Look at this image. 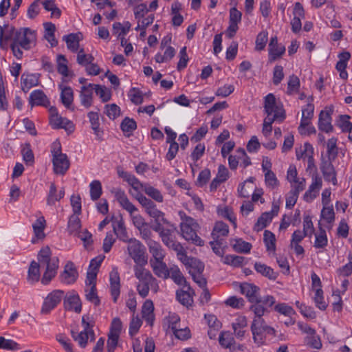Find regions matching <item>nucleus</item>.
<instances>
[{
	"instance_id": "3c124183",
	"label": "nucleus",
	"mask_w": 352,
	"mask_h": 352,
	"mask_svg": "<svg viewBox=\"0 0 352 352\" xmlns=\"http://www.w3.org/2000/svg\"><path fill=\"white\" fill-rule=\"evenodd\" d=\"M219 342L223 348L230 349L234 344V339L231 333L229 331H223L221 332L219 336Z\"/></svg>"
},
{
	"instance_id": "de8ad7c7",
	"label": "nucleus",
	"mask_w": 352,
	"mask_h": 352,
	"mask_svg": "<svg viewBox=\"0 0 352 352\" xmlns=\"http://www.w3.org/2000/svg\"><path fill=\"white\" fill-rule=\"evenodd\" d=\"M179 289L176 292L177 300L183 305H190L192 302V298L190 293V289Z\"/></svg>"
},
{
	"instance_id": "ea45409f",
	"label": "nucleus",
	"mask_w": 352,
	"mask_h": 352,
	"mask_svg": "<svg viewBox=\"0 0 352 352\" xmlns=\"http://www.w3.org/2000/svg\"><path fill=\"white\" fill-rule=\"evenodd\" d=\"M305 150L303 153L300 156L298 153L296 155L297 158H307V170H312L316 168L314 159L313 157V148L312 146L309 143H305L304 145Z\"/></svg>"
},
{
	"instance_id": "864d4df0",
	"label": "nucleus",
	"mask_w": 352,
	"mask_h": 352,
	"mask_svg": "<svg viewBox=\"0 0 352 352\" xmlns=\"http://www.w3.org/2000/svg\"><path fill=\"white\" fill-rule=\"evenodd\" d=\"M337 141L338 140L336 138H331L327 141V156L330 157L331 159H336L338 154Z\"/></svg>"
},
{
	"instance_id": "6ab92c4d",
	"label": "nucleus",
	"mask_w": 352,
	"mask_h": 352,
	"mask_svg": "<svg viewBox=\"0 0 352 352\" xmlns=\"http://www.w3.org/2000/svg\"><path fill=\"white\" fill-rule=\"evenodd\" d=\"M149 264L153 273L159 278L167 279L169 278V268L164 260L161 261H149Z\"/></svg>"
},
{
	"instance_id": "72a5a7b5",
	"label": "nucleus",
	"mask_w": 352,
	"mask_h": 352,
	"mask_svg": "<svg viewBox=\"0 0 352 352\" xmlns=\"http://www.w3.org/2000/svg\"><path fill=\"white\" fill-rule=\"evenodd\" d=\"M126 182L132 187L133 190H130V193L136 200V197L138 195L144 196L140 192V190H144L145 186H146L147 184H143L140 182L139 179L136 178L133 175H131L130 177L127 179Z\"/></svg>"
},
{
	"instance_id": "f3484780",
	"label": "nucleus",
	"mask_w": 352,
	"mask_h": 352,
	"mask_svg": "<svg viewBox=\"0 0 352 352\" xmlns=\"http://www.w3.org/2000/svg\"><path fill=\"white\" fill-rule=\"evenodd\" d=\"M64 307L66 310L74 311L80 313L82 309V304L79 296L74 293L64 296Z\"/></svg>"
},
{
	"instance_id": "4c0bfd02",
	"label": "nucleus",
	"mask_w": 352,
	"mask_h": 352,
	"mask_svg": "<svg viewBox=\"0 0 352 352\" xmlns=\"http://www.w3.org/2000/svg\"><path fill=\"white\" fill-rule=\"evenodd\" d=\"M154 306L151 300H146L142 306V317L150 325H153L154 320Z\"/></svg>"
},
{
	"instance_id": "e433bc0d",
	"label": "nucleus",
	"mask_w": 352,
	"mask_h": 352,
	"mask_svg": "<svg viewBox=\"0 0 352 352\" xmlns=\"http://www.w3.org/2000/svg\"><path fill=\"white\" fill-rule=\"evenodd\" d=\"M230 245L233 250L238 253H249L252 249L251 243L244 241L241 239H231Z\"/></svg>"
},
{
	"instance_id": "09e8293b",
	"label": "nucleus",
	"mask_w": 352,
	"mask_h": 352,
	"mask_svg": "<svg viewBox=\"0 0 352 352\" xmlns=\"http://www.w3.org/2000/svg\"><path fill=\"white\" fill-rule=\"evenodd\" d=\"M198 270V273H192L190 271V274H191L193 280L201 287V288H205L206 287V280L205 278H204L203 275L201 274V272L204 270V265L199 263L198 265L195 267Z\"/></svg>"
},
{
	"instance_id": "7c9ffc66",
	"label": "nucleus",
	"mask_w": 352,
	"mask_h": 352,
	"mask_svg": "<svg viewBox=\"0 0 352 352\" xmlns=\"http://www.w3.org/2000/svg\"><path fill=\"white\" fill-rule=\"evenodd\" d=\"M30 104L32 107L34 105L47 106L49 104V100L43 91L34 90L30 95Z\"/></svg>"
},
{
	"instance_id": "1a4fd4ad",
	"label": "nucleus",
	"mask_w": 352,
	"mask_h": 352,
	"mask_svg": "<svg viewBox=\"0 0 352 352\" xmlns=\"http://www.w3.org/2000/svg\"><path fill=\"white\" fill-rule=\"evenodd\" d=\"M51 153L54 173L64 175L69 169L70 162L67 155L62 153L60 142H55L53 143Z\"/></svg>"
},
{
	"instance_id": "603ef678",
	"label": "nucleus",
	"mask_w": 352,
	"mask_h": 352,
	"mask_svg": "<svg viewBox=\"0 0 352 352\" xmlns=\"http://www.w3.org/2000/svg\"><path fill=\"white\" fill-rule=\"evenodd\" d=\"M264 242L267 251H272L275 252L276 251V238L275 235L269 230H265L264 232Z\"/></svg>"
},
{
	"instance_id": "79ce46f5",
	"label": "nucleus",
	"mask_w": 352,
	"mask_h": 352,
	"mask_svg": "<svg viewBox=\"0 0 352 352\" xmlns=\"http://www.w3.org/2000/svg\"><path fill=\"white\" fill-rule=\"evenodd\" d=\"M254 269L257 272L271 280H275L278 276V273L275 272L272 268L261 263H255Z\"/></svg>"
},
{
	"instance_id": "bb28decb",
	"label": "nucleus",
	"mask_w": 352,
	"mask_h": 352,
	"mask_svg": "<svg viewBox=\"0 0 352 352\" xmlns=\"http://www.w3.org/2000/svg\"><path fill=\"white\" fill-rule=\"evenodd\" d=\"M169 278L177 285L183 286L184 288L191 289L184 276L177 265H173L169 268Z\"/></svg>"
},
{
	"instance_id": "8fccbe9b",
	"label": "nucleus",
	"mask_w": 352,
	"mask_h": 352,
	"mask_svg": "<svg viewBox=\"0 0 352 352\" xmlns=\"http://www.w3.org/2000/svg\"><path fill=\"white\" fill-rule=\"evenodd\" d=\"M245 258L241 256L228 254L223 257V263L234 267L242 266Z\"/></svg>"
},
{
	"instance_id": "f257e3e1",
	"label": "nucleus",
	"mask_w": 352,
	"mask_h": 352,
	"mask_svg": "<svg viewBox=\"0 0 352 352\" xmlns=\"http://www.w3.org/2000/svg\"><path fill=\"white\" fill-rule=\"evenodd\" d=\"M3 41L6 43L7 49L8 43L14 56L17 59H21L23 56V50H30L36 44V33L34 30L28 28H23L19 30L12 26L6 25L4 27Z\"/></svg>"
},
{
	"instance_id": "473e14b6",
	"label": "nucleus",
	"mask_w": 352,
	"mask_h": 352,
	"mask_svg": "<svg viewBox=\"0 0 352 352\" xmlns=\"http://www.w3.org/2000/svg\"><path fill=\"white\" fill-rule=\"evenodd\" d=\"M248 322L245 316L238 317L232 324L235 336L238 338H243L245 336V331L244 329L247 327Z\"/></svg>"
},
{
	"instance_id": "338daca9",
	"label": "nucleus",
	"mask_w": 352,
	"mask_h": 352,
	"mask_svg": "<svg viewBox=\"0 0 352 352\" xmlns=\"http://www.w3.org/2000/svg\"><path fill=\"white\" fill-rule=\"evenodd\" d=\"M131 28L129 22H126L124 25H122L120 23L117 22L113 25V34H117L118 37L124 36Z\"/></svg>"
},
{
	"instance_id": "393cba45",
	"label": "nucleus",
	"mask_w": 352,
	"mask_h": 352,
	"mask_svg": "<svg viewBox=\"0 0 352 352\" xmlns=\"http://www.w3.org/2000/svg\"><path fill=\"white\" fill-rule=\"evenodd\" d=\"M39 79L37 74L23 73L21 77V89L27 93L32 87L37 86Z\"/></svg>"
},
{
	"instance_id": "c85d7f7f",
	"label": "nucleus",
	"mask_w": 352,
	"mask_h": 352,
	"mask_svg": "<svg viewBox=\"0 0 352 352\" xmlns=\"http://www.w3.org/2000/svg\"><path fill=\"white\" fill-rule=\"evenodd\" d=\"M148 247L149 252L152 255V258L149 261H161L164 260L165 257V251L162 245L156 241H149L147 245Z\"/></svg>"
},
{
	"instance_id": "4468645a",
	"label": "nucleus",
	"mask_w": 352,
	"mask_h": 352,
	"mask_svg": "<svg viewBox=\"0 0 352 352\" xmlns=\"http://www.w3.org/2000/svg\"><path fill=\"white\" fill-rule=\"evenodd\" d=\"M293 16L294 17L291 21L292 30L294 33H297L302 28L301 19L305 18V10L300 2H296L294 4Z\"/></svg>"
},
{
	"instance_id": "7ed1b4c3",
	"label": "nucleus",
	"mask_w": 352,
	"mask_h": 352,
	"mask_svg": "<svg viewBox=\"0 0 352 352\" xmlns=\"http://www.w3.org/2000/svg\"><path fill=\"white\" fill-rule=\"evenodd\" d=\"M251 303L252 305L250 309L255 316L251 325V330L254 342L258 345H261L264 342L265 336L267 334H274V330L273 328L268 326L262 318L267 311V308L261 301V298Z\"/></svg>"
},
{
	"instance_id": "69168bd1",
	"label": "nucleus",
	"mask_w": 352,
	"mask_h": 352,
	"mask_svg": "<svg viewBox=\"0 0 352 352\" xmlns=\"http://www.w3.org/2000/svg\"><path fill=\"white\" fill-rule=\"evenodd\" d=\"M89 122L91 124V129L94 130V133L98 136L100 135V122H99V116L98 113L90 111L87 115Z\"/></svg>"
},
{
	"instance_id": "9d476101",
	"label": "nucleus",
	"mask_w": 352,
	"mask_h": 352,
	"mask_svg": "<svg viewBox=\"0 0 352 352\" xmlns=\"http://www.w3.org/2000/svg\"><path fill=\"white\" fill-rule=\"evenodd\" d=\"M127 243L128 253L136 263L135 266L144 267L147 263V257L143 244L135 238L131 239Z\"/></svg>"
},
{
	"instance_id": "9b49d317",
	"label": "nucleus",
	"mask_w": 352,
	"mask_h": 352,
	"mask_svg": "<svg viewBox=\"0 0 352 352\" xmlns=\"http://www.w3.org/2000/svg\"><path fill=\"white\" fill-rule=\"evenodd\" d=\"M64 294V292L60 289L54 290L48 294L43 300L41 314L43 315L49 314L63 299Z\"/></svg>"
},
{
	"instance_id": "423d86ee",
	"label": "nucleus",
	"mask_w": 352,
	"mask_h": 352,
	"mask_svg": "<svg viewBox=\"0 0 352 352\" xmlns=\"http://www.w3.org/2000/svg\"><path fill=\"white\" fill-rule=\"evenodd\" d=\"M182 219L180 223V229L182 236L188 241H191L193 244L199 246L204 245L203 240L197 234V229L199 226L192 217L187 216L185 212L180 211L179 212Z\"/></svg>"
},
{
	"instance_id": "13d9d810",
	"label": "nucleus",
	"mask_w": 352,
	"mask_h": 352,
	"mask_svg": "<svg viewBox=\"0 0 352 352\" xmlns=\"http://www.w3.org/2000/svg\"><path fill=\"white\" fill-rule=\"evenodd\" d=\"M265 183L270 189H275L279 186V182L276 175L272 170H267L265 173Z\"/></svg>"
},
{
	"instance_id": "0e129e2a",
	"label": "nucleus",
	"mask_w": 352,
	"mask_h": 352,
	"mask_svg": "<svg viewBox=\"0 0 352 352\" xmlns=\"http://www.w3.org/2000/svg\"><path fill=\"white\" fill-rule=\"evenodd\" d=\"M120 127L124 133H128L126 136L129 137L131 135V133L135 129H136L137 124L136 122L133 119L125 118L122 122Z\"/></svg>"
},
{
	"instance_id": "6e6d98bb",
	"label": "nucleus",
	"mask_w": 352,
	"mask_h": 352,
	"mask_svg": "<svg viewBox=\"0 0 352 352\" xmlns=\"http://www.w3.org/2000/svg\"><path fill=\"white\" fill-rule=\"evenodd\" d=\"M94 59V56L91 54H85L82 48L78 51L76 61L79 65L85 67L91 64Z\"/></svg>"
},
{
	"instance_id": "052dcab7",
	"label": "nucleus",
	"mask_w": 352,
	"mask_h": 352,
	"mask_svg": "<svg viewBox=\"0 0 352 352\" xmlns=\"http://www.w3.org/2000/svg\"><path fill=\"white\" fill-rule=\"evenodd\" d=\"M300 88V80L295 76L292 75L289 77L287 82V94L292 95L293 94L298 92Z\"/></svg>"
},
{
	"instance_id": "5701e85b",
	"label": "nucleus",
	"mask_w": 352,
	"mask_h": 352,
	"mask_svg": "<svg viewBox=\"0 0 352 352\" xmlns=\"http://www.w3.org/2000/svg\"><path fill=\"white\" fill-rule=\"evenodd\" d=\"M241 292L245 295L250 302L256 301L259 296V287L254 284L244 283L241 285Z\"/></svg>"
},
{
	"instance_id": "a878e982",
	"label": "nucleus",
	"mask_w": 352,
	"mask_h": 352,
	"mask_svg": "<svg viewBox=\"0 0 352 352\" xmlns=\"http://www.w3.org/2000/svg\"><path fill=\"white\" fill-rule=\"evenodd\" d=\"M175 230L176 228L174 227L172 228H166L165 230L162 231V234L160 235L163 243L171 250L176 248L177 245L181 244L175 240V236L174 235Z\"/></svg>"
},
{
	"instance_id": "6e6552de",
	"label": "nucleus",
	"mask_w": 352,
	"mask_h": 352,
	"mask_svg": "<svg viewBox=\"0 0 352 352\" xmlns=\"http://www.w3.org/2000/svg\"><path fill=\"white\" fill-rule=\"evenodd\" d=\"M82 325L83 330L80 332L71 331L72 337L81 348H85L88 342H93L95 340V334L93 330L94 322L91 321L88 316H83L82 318Z\"/></svg>"
},
{
	"instance_id": "bf43d9fd",
	"label": "nucleus",
	"mask_w": 352,
	"mask_h": 352,
	"mask_svg": "<svg viewBox=\"0 0 352 352\" xmlns=\"http://www.w3.org/2000/svg\"><path fill=\"white\" fill-rule=\"evenodd\" d=\"M43 8L47 11H50L52 16L59 18L61 14L60 10L56 6L54 0H45L42 2Z\"/></svg>"
},
{
	"instance_id": "39448f33",
	"label": "nucleus",
	"mask_w": 352,
	"mask_h": 352,
	"mask_svg": "<svg viewBox=\"0 0 352 352\" xmlns=\"http://www.w3.org/2000/svg\"><path fill=\"white\" fill-rule=\"evenodd\" d=\"M136 197L138 202L144 208L145 212L155 219V225L153 226V229L155 232H157L160 236L162 232L166 229L162 226L160 221L165 223H168L167 220L164 218V213L158 210L155 203L146 196L138 195Z\"/></svg>"
},
{
	"instance_id": "f03ea898",
	"label": "nucleus",
	"mask_w": 352,
	"mask_h": 352,
	"mask_svg": "<svg viewBox=\"0 0 352 352\" xmlns=\"http://www.w3.org/2000/svg\"><path fill=\"white\" fill-rule=\"evenodd\" d=\"M52 252L48 246H45L38 254V262L32 261L28 270V280L34 283L40 278V267H45V271L41 278L43 285H47L55 277L58 268V258L52 257Z\"/></svg>"
},
{
	"instance_id": "ddd939ff",
	"label": "nucleus",
	"mask_w": 352,
	"mask_h": 352,
	"mask_svg": "<svg viewBox=\"0 0 352 352\" xmlns=\"http://www.w3.org/2000/svg\"><path fill=\"white\" fill-rule=\"evenodd\" d=\"M269 55L268 61L273 63L280 58L285 52V47L282 44L278 43L276 36L272 37L268 46Z\"/></svg>"
},
{
	"instance_id": "c756f323",
	"label": "nucleus",
	"mask_w": 352,
	"mask_h": 352,
	"mask_svg": "<svg viewBox=\"0 0 352 352\" xmlns=\"http://www.w3.org/2000/svg\"><path fill=\"white\" fill-rule=\"evenodd\" d=\"M331 118L329 112L322 111L319 115L318 128L326 133L333 131V126L331 123Z\"/></svg>"
},
{
	"instance_id": "2eb2a0df",
	"label": "nucleus",
	"mask_w": 352,
	"mask_h": 352,
	"mask_svg": "<svg viewBox=\"0 0 352 352\" xmlns=\"http://www.w3.org/2000/svg\"><path fill=\"white\" fill-rule=\"evenodd\" d=\"M322 186V179L317 175L312 176V182L304 195V199L309 202L315 199Z\"/></svg>"
},
{
	"instance_id": "f704fd0d",
	"label": "nucleus",
	"mask_w": 352,
	"mask_h": 352,
	"mask_svg": "<svg viewBox=\"0 0 352 352\" xmlns=\"http://www.w3.org/2000/svg\"><path fill=\"white\" fill-rule=\"evenodd\" d=\"M50 124L54 129H65L70 130L73 128L71 121L65 118H63L59 115L50 118Z\"/></svg>"
},
{
	"instance_id": "0eeeda50",
	"label": "nucleus",
	"mask_w": 352,
	"mask_h": 352,
	"mask_svg": "<svg viewBox=\"0 0 352 352\" xmlns=\"http://www.w3.org/2000/svg\"><path fill=\"white\" fill-rule=\"evenodd\" d=\"M115 197L120 206L129 213L133 224L137 229L147 223L142 215L134 214L135 212H138V209L129 201L124 190L116 189L115 191Z\"/></svg>"
},
{
	"instance_id": "c03bdc74",
	"label": "nucleus",
	"mask_w": 352,
	"mask_h": 352,
	"mask_svg": "<svg viewBox=\"0 0 352 352\" xmlns=\"http://www.w3.org/2000/svg\"><path fill=\"white\" fill-rule=\"evenodd\" d=\"M80 228L81 224L78 215L72 214V216H70L67 223V230L69 234H78Z\"/></svg>"
},
{
	"instance_id": "b1692460",
	"label": "nucleus",
	"mask_w": 352,
	"mask_h": 352,
	"mask_svg": "<svg viewBox=\"0 0 352 352\" xmlns=\"http://www.w3.org/2000/svg\"><path fill=\"white\" fill-rule=\"evenodd\" d=\"M173 250L177 253V258L186 267H195L199 263L197 259L187 256L182 244L177 245Z\"/></svg>"
},
{
	"instance_id": "aec40b11",
	"label": "nucleus",
	"mask_w": 352,
	"mask_h": 352,
	"mask_svg": "<svg viewBox=\"0 0 352 352\" xmlns=\"http://www.w3.org/2000/svg\"><path fill=\"white\" fill-rule=\"evenodd\" d=\"M46 226V221L44 217H39L36 221L32 224V228L34 234V237L32 239V243H36L38 240H43L45 237L44 232Z\"/></svg>"
},
{
	"instance_id": "774afa93",
	"label": "nucleus",
	"mask_w": 352,
	"mask_h": 352,
	"mask_svg": "<svg viewBox=\"0 0 352 352\" xmlns=\"http://www.w3.org/2000/svg\"><path fill=\"white\" fill-rule=\"evenodd\" d=\"M94 90L102 102H107L111 99V92L105 87L94 85Z\"/></svg>"
},
{
	"instance_id": "c9c22d12",
	"label": "nucleus",
	"mask_w": 352,
	"mask_h": 352,
	"mask_svg": "<svg viewBox=\"0 0 352 352\" xmlns=\"http://www.w3.org/2000/svg\"><path fill=\"white\" fill-rule=\"evenodd\" d=\"M82 38L81 33L70 34L63 36V40L66 42L67 48L72 52H77L79 47V41Z\"/></svg>"
},
{
	"instance_id": "20e7f679",
	"label": "nucleus",
	"mask_w": 352,
	"mask_h": 352,
	"mask_svg": "<svg viewBox=\"0 0 352 352\" xmlns=\"http://www.w3.org/2000/svg\"><path fill=\"white\" fill-rule=\"evenodd\" d=\"M135 276L138 280L137 291L138 294L144 298L148 295L150 289L157 293L159 290L157 280L151 272L142 266H134Z\"/></svg>"
},
{
	"instance_id": "dca6fc26",
	"label": "nucleus",
	"mask_w": 352,
	"mask_h": 352,
	"mask_svg": "<svg viewBox=\"0 0 352 352\" xmlns=\"http://www.w3.org/2000/svg\"><path fill=\"white\" fill-rule=\"evenodd\" d=\"M78 276V274L74 264L72 261H68L65 265L64 270L60 277L62 283L72 284L76 280Z\"/></svg>"
},
{
	"instance_id": "cd10ccee",
	"label": "nucleus",
	"mask_w": 352,
	"mask_h": 352,
	"mask_svg": "<svg viewBox=\"0 0 352 352\" xmlns=\"http://www.w3.org/2000/svg\"><path fill=\"white\" fill-rule=\"evenodd\" d=\"M278 208L274 206L272 211L266 212L261 214V216L258 219L257 222L254 225V230L256 231H259L264 228H265L267 224L271 222L273 217L276 215L278 213Z\"/></svg>"
},
{
	"instance_id": "e2e57ef3",
	"label": "nucleus",
	"mask_w": 352,
	"mask_h": 352,
	"mask_svg": "<svg viewBox=\"0 0 352 352\" xmlns=\"http://www.w3.org/2000/svg\"><path fill=\"white\" fill-rule=\"evenodd\" d=\"M56 62L58 72L63 76H68L67 60L65 56L62 54H59L57 56Z\"/></svg>"
},
{
	"instance_id": "37998d69",
	"label": "nucleus",
	"mask_w": 352,
	"mask_h": 352,
	"mask_svg": "<svg viewBox=\"0 0 352 352\" xmlns=\"http://www.w3.org/2000/svg\"><path fill=\"white\" fill-rule=\"evenodd\" d=\"M228 232V226L222 221H218L214 225L212 232V236L214 239H219L220 236H227Z\"/></svg>"
},
{
	"instance_id": "2f4dec72",
	"label": "nucleus",
	"mask_w": 352,
	"mask_h": 352,
	"mask_svg": "<svg viewBox=\"0 0 352 352\" xmlns=\"http://www.w3.org/2000/svg\"><path fill=\"white\" fill-rule=\"evenodd\" d=\"M111 294L113 301L116 302L120 295V276L117 271L110 273Z\"/></svg>"
},
{
	"instance_id": "4d7b16f0",
	"label": "nucleus",
	"mask_w": 352,
	"mask_h": 352,
	"mask_svg": "<svg viewBox=\"0 0 352 352\" xmlns=\"http://www.w3.org/2000/svg\"><path fill=\"white\" fill-rule=\"evenodd\" d=\"M90 197L92 200L96 201L100 198L102 195V185L100 181L94 180L90 185Z\"/></svg>"
},
{
	"instance_id": "58836bf2",
	"label": "nucleus",
	"mask_w": 352,
	"mask_h": 352,
	"mask_svg": "<svg viewBox=\"0 0 352 352\" xmlns=\"http://www.w3.org/2000/svg\"><path fill=\"white\" fill-rule=\"evenodd\" d=\"M56 187L54 183L50 184L47 203L48 205H54L56 201L60 200L65 196V190L62 188L56 194Z\"/></svg>"
},
{
	"instance_id": "412c9836",
	"label": "nucleus",
	"mask_w": 352,
	"mask_h": 352,
	"mask_svg": "<svg viewBox=\"0 0 352 352\" xmlns=\"http://www.w3.org/2000/svg\"><path fill=\"white\" fill-rule=\"evenodd\" d=\"M94 84H89L81 87L80 93V104L86 109L89 108L93 103Z\"/></svg>"
},
{
	"instance_id": "49530a36",
	"label": "nucleus",
	"mask_w": 352,
	"mask_h": 352,
	"mask_svg": "<svg viewBox=\"0 0 352 352\" xmlns=\"http://www.w3.org/2000/svg\"><path fill=\"white\" fill-rule=\"evenodd\" d=\"M315 242L314 246L316 248H324L327 245L328 239L325 230L319 227V232L315 235Z\"/></svg>"
},
{
	"instance_id": "680f3d73",
	"label": "nucleus",
	"mask_w": 352,
	"mask_h": 352,
	"mask_svg": "<svg viewBox=\"0 0 352 352\" xmlns=\"http://www.w3.org/2000/svg\"><path fill=\"white\" fill-rule=\"evenodd\" d=\"M85 293L86 299L87 300L94 304L95 306H98L100 305V301L97 295L96 285H93L91 287H87V289H85Z\"/></svg>"
},
{
	"instance_id": "a18cd8bd",
	"label": "nucleus",
	"mask_w": 352,
	"mask_h": 352,
	"mask_svg": "<svg viewBox=\"0 0 352 352\" xmlns=\"http://www.w3.org/2000/svg\"><path fill=\"white\" fill-rule=\"evenodd\" d=\"M144 192L150 197L151 199L158 203H162L164 201V197L162 192L157 188L147 184L144 189Z\"/></svg>"
},
{
	"instance_id": "4be33fe9",
	"label": "nucleus",
	"mask_w": 352,
	"mask_h": 352,
	"mask_svg": "<svg viewBox=\"0 0 352 352\" xmlns=\"http://www.w3.org/2000/svg\"><path fill=\"white\" fill-rule=\"evenodd\" d=\"M113 229L117 237L124 243H128L133 239L129 236L122 218L113 221Z\"/></svg>"
},
{
	"instance_id": "a19ab883",
	"label": "nucleus",
	"mask_w": 352,
	"mask_h": 352,
	"mask_svg": "<svg viewBox=\"0 0 352 352\" xmlns=\"http://www.w3.org/2000/svg\"><path fill=\"white\" fill-rule=\"evenodd\" d=\"M60 89H61V102L66 108L69 109L74 100L73 90L70 87H63L62 85H60Z\"/></svg>"
},
{
	"instance_id": "f8f14e48",
	"label": "nucleus",
	"mask_w": 352,
	"mask_h": 352,
	"mask_svg": "<svg viewBox=\"0 0 352 352\" xmlns=\"http://www.w3.org/2000/svg\"><path fill=\"white\" fill-rule=\"evenodd\" d=\"M264 108L266 114L280 117V121L285 118L284 109L282 106L276 104L275 96L272 94H269L265 96Z\"/></svg>"
},
{
	"instance_id": "a211bd4d",
	"label": "nucleus",
	"mask_w": 352,
	"mask_h": 352,
	"mask_svg": "<svg viewBox=\"0 0 352 352\" xmlns=\"http://www.w3.org/2000/svg\"><path fill=\"white\" fill-rule=\"evenodd\" d=\"M314 106L311 103H308L302 109V118L300 120L298 131L300 134H305V128L310 124V120L313 118Z\"/></svg>"
},
{
	"instance_id": "5fc2aeb1",
	"label": "nucleus",
	"mask_w": 352,
	"mask_h": 352,
	"mask_svg": "<svg viewBox=\"0 0 352 352\" xmlns=\"http://www.w3.org/2000/svg\"><path fill=\"white\" fill-rule=\"evenodd\" d=\"M180 318L175 313H170L164 319V324L168 326V329L174 331L179 327Z\"/></svg>"
}]
</instances>
